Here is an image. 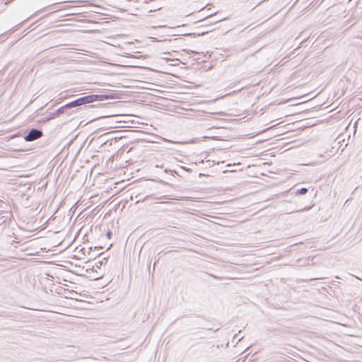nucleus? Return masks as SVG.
I'll return each instance as SVG.
<instances>
[{
	"mask_svg": "<svg viewBox=\"0 0 362 362\" xmlns=\"http://www.w3.org/2000/svg\"><path fill=\"white\" fill-rule=\"evenodd\" d=\"M67 108H69V107H65V105H64V106H63V107H60V108L57 110V112H58L59 114L63 113V112H64V110L65 109H67Z\"/></svg>",
	"mask_w": 362,
	"mask_h": 362,
	"instance_id": "4",
	"label": "nucleus"
},
{
	"mask_svg": "<svg viewBox=\"0 0 362 362\" xmlns=\"http://www.w3.org/2000/svg\"><path fill=\"white\" fill-rule=\"evenodd\" d=\"M106 235L108 238H110L112 236V232L110 230H108L106 233Z\"/></svg>",
	"mask_w": 362,
	"mask_h": 362,
	"instance_id": "5",
	"label": "nucleus"
},
{
	"mask_svg": "<svg viewBox=\"0 0 362 362\" xmlns=\"http://www.w3.org/2000/svg\"><path fill=\"white\" fill-rule=\"evenodd\" d=\"M98 264H103V261L98 262Z\"/></svg>",
	"mask_w": 362,
	"mask_h": 362,
	"instance_id": "9",
	"label": "nucleus"
},
{
	"mask_svg": "<svg viewBox=\"0 0 362 362\" xmlns=\"http://www.w3.org/2000/svg\"><path fill=\"white\" fill-rule=\"evenodd\" d=\"M42 136H43V132L42 130L35 129V128H33L24 136V140L28 142L33 141L38 139H40Z\"/></svg>",
	"mask_w": 362,
	"mask_h": 362,
	"instance_id": "2",
	"label": "nucleus"
},
{
	"mask_svg": "<svg viewBox=\"0 0 362 362\" xmlns=\"http://www.w3.org/2000/svg\"><path fill=\"white\" fill-rule=\"evenodd\" d=\"M308 192V189L305 187H302L301 189H298L296 192V195H303L305 194Z\"/></svg>",
	"mask_w": 362,
	"mask_h": 362,
	"instance_id": "3",
	"label": "nucleus"
},
{
	"mask_svg": "<svg viewBox=\"0 0 362 362\" xmlns=\"http://www.w3.org/2000/svg\"><path fill=\"white\" fill-rule=\"evenodd\" d=\"M156 262L153 263V269H155Z\"/></svg>",
	"mask_w": 362,
	"mask_h": 362,
	"instance_id": "11",
	"label": "nucleus"
},
{
	"mask_svg": "<svg viewBox=\"0 0 362 362\" xmlns=\"http://www.w3.org/2000/svg\"><path fill=\"white\" fill-rule=\"evenodd\" d=\"M316 279H322V277H317V278H315Z\"/></svg>",
	"mask_w": 362,
	"mask_h": 362,
	"instance_id": "10",
	"label": "nucleus"
},
{
	"mask_svg": "<svg viewBox=\"0 0 362 362\" xmlns=\"http://www.w3.org/2000/svg\"><path fill=\"white\" fill-rule=\"evenodd\" d=\"M6 315L4 314V312H0V317H5Z\"/></svg>",
	"mask_w": 362,
	"mask_h": 362,
	"instance_id": "7",
	"label": "nucleus"
},
{
	"mask_svg": "<svg viewBox=\"0 0 362 362\" xmlns=\"http://www.w3.org/2000/svg\"><path fill=\"white\" fill-rule=\"evenodd\" d=\"M211 276H213L214 279H220V280L222 279L221 277H218V276H214V275H211Z\"/></svg>",
	"mask_w": 362,
	"mask_h": 362,
	"instance_id": "6",
	"label": "nucleus"
},
{
	"mask_svg": "<svg viewBox=\"0 0 362 362\" xmlns=\"http://www.w3.org/2000/svg\"><path fill=\"white\" fill-rule=\"evenodd\" d=\"M148 197H150V196H146V197L143 199V201L145 200V199H148Z\"/></svg>",
	"mask_w": 362,
	"mask_h": 362,
	"instance_id": "8",
	"label": "nucleus"
},
{
	"mask_svg": "<svg viewBox=\"0 0 362 362\" xmlns=\"http://www.w3.org/2000/svg\"><path fill=\"white\" fill-rule=\"evenodd\" d=\"M109 97L107 95H89L83 97H81L74 101L70 102L66 104L65 107H76L82 105H86L88 103H90L95 101H102L105 99H107Z\"/></svg>",
	"mask_w": 362,
	"mask_h": 362,
	"instance_id": "1",
	"label": "nucleus"
}]
</instances>
